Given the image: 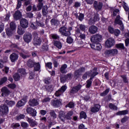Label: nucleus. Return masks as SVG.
Returning a JSON list of instances; mask_svg holds the SVG:
<instances>
[{
    "mask_svg": "<svg viewBox=\"0 0 129 129\" xmlns=\"http://www.w3.org/2000/svg\"><path fill=\"white\" fill-rule=\"evenodd\" d=\"M23 40L26 43H30L32 41V34L30 33L25 34L23 36Z\"/></svg>",
    "mask_w": 129,
    "mask_h": 129,
    "instance_id": "9d476101",
    "label": "nucleus"
},
{
    "mask_svg": "<svg viewBox=\"0 0 129 129\" xmlns=\"http://www.w3.org/2000/svg\"><path fill=\"white\" fill-rule=\"evenodd\" d=\"M67 68V64H64L62 65L60 68V71L61 73H66L67 72L65 71Z\"/></svg>",
    "mask_w": 129,
    "mask_h": 129,
    "instance_id": "f704fd0d",
    "label": "nucleus"
},
{
    "mask_svg": "<svg viewBox=\"0 0 129 129\" xmlns=\"http://www.w3.org/2000/svg\"><path fill=\"white\" fill-rule=\"evenodd\" d=\"M109 107L111 109H113V110H117V107L113 104L110 103L109 104Z\"/></svg>",
    "mask_w": 129,
    "mask_h": 129,
    "instance_id": "58836bf2",
    "label": "nucleus"
},
{
    "mask_svg": "<svg viewBox=\"0 0 129 129\" xmlns=\"http://www.w3.org/2000/svg\"><path fill=\"white\" fill-rule=\"evenodd\" d=\"M51 104H52V105L55 107H58V106H60L61 104H62V103L60 100L55 99L54 100L51 102Z\"/></svg>",
    "mask_w": 129,
    "mask_h": 129,
    "instance_id": "4be33fe9",
    "label": "nucleus"
},
{
    "mask_svg": "<svg viewBox=\"0 0 129 129\" xmlns=\"http://www.w3.org/2000/svg\"><path fill=\"white\" fill-rule=\"evenodd\" d=\"M72 77V75L71 74H68L66 76L62 77L60 78V81L62 83H64L67 80H70Z\"/></svg>",
    "mask_w": 129,
    "mask_h": 129,
    "instance_id": "6ab92c4d",
    "label": "nucleus"
},
{
    "mask_svg": "<svg viewBox=\"0 0 129 129\" xmlns=\"http://www.w3.org/2000/svg\"><path fill=\"white\" fill-rule=\"evenodd\" d=\"M123 9H124V10L125 11V12L126 13H127V14H129V8L128 7H127V6H126V5L124 4L123 6Z\"/></svg>",
    "mask_w": 129,
    "mask_h": 129,
    "instance_id": "13d9d810",
    "label": "nucleus"
},
{
    "mask_svg": "<svg viewBox=\"0 0 129 129\" xmlns=\"http://www.w3.org/2000/svg\"><path fill=\"white\" fill-rule=\"evenodd\" d=\"M36 62H35V61L33 60H29L28 62H27V66H28V67H29L30 68H32L33 67H34L35 64Z\"/></svg>",
    "mask_w": 129,
    "mask_h": 129,
    "instance_id": "c756f323",
    "label": "nucleus"
},
{
    "mask_svg": "<svg viewBox=\"0 0 129 129\" xmlns=\"http://www.w3.org/2000/svg\"><path fill=\"white\" fill-rule=\"evenodd\" d=\"M73 115V112L71 111L68 113L67 116H65V113L63 111H60L59 114V117L61 121H65V119H70V117Z\"/></svg>",
    "mask_w": 129,
    "mask_h": 129,
    "instance_id": "7ed1b4c3",
    "label": "nucleus"
},
{
    "mask_svg": "<svg viewBox=\"0 0 129 129\" xmlns=\"http://www.w3.org/2000/svg\"><path fill=\"white\" fill-rule=\"evenodd\" d=\"M47 91H49V92H52V91L53 90V86H49L47 88Z\"/></svg>",
    "mask_w": 129,
    "mask_h": 129,
    "instance_id": "338daca9",
    "label": "nucleus"
},
{
    "mask_svg": "<svg viewBox=\"0 0 129 129\" xmlns=\"http://www.w3.org/2000/svg\"><path fill=\"white\" fill-rule=\"evenodd\" d=\"M66 107H70V108H73V107H74V103H73V102H70L68 105L66 106Z\"/></svg>",
    "mask_w": 129,
    "mask_h": 129,
    "instance_id": "052dcab7",
    "label": "nucleus"
},
{
    "mask_svg": "<svg viewBox=\"0 0 129 129\" xmlns=\"http://www.w3.org/2000/svg\"><path fill=\"white\" fill-rule=\"evenodd\" d=\"M108 30L110 34H113L114 33V29L111 26H109Z\"/></svg>",
    "mask_w": 129,
    "mask_h": 129,
    "instance_id": "6e6d98bb",
    "label": "nucleus"
},
{
    "mask_svg": "<svg viewBox=\"0 0 129 129\" xmlns=\"http://www.w3.org/2000/svg\"><path fill=\"white\" fill-rule=\"evenodd\" d=\"M8 81V78L6 77L2 78L0 81V85H2V84H4V83H5V82H6V81Z\"/></svg>",
    "mask_w": 129,
    "mask_h": 129,
    "instance_id": "79ce46f5",
    "label": "nucleus"
},
{
    "mask_svg": "<svg viewBox=\"0 0 129 129\" xmlns=\"http://www.w3.org/2000/svg\"><path fill=\"white\" fill-rule=\"evenodd\" d=\"M26 112L27 113H28V114H31V116H36L37 115V111L36 109L33 108H27L26 109Z\"/></svg>",
    "mask_w": 129,
    "mask_h": 129,
    "instance_id": "9b49d317",
    "label": "nucleus"
},
{
    "mask_svg": "<svg viewBox=\"0 0 129 129\" xmlns=\"http://www.w3.org/2000/svg\"><path fill=\"white\" fill-rule=\"evenodd\" d=\"M54 45V46H56V47H57V48L58 49H61L62 48V44L59 41H55Z\"/></svg>",
    "mask_w": 129,
    "mask_h": 129,
    "instance_id": "c9c22d12",
    "label": "nucleus"
},
{
    "mask_svg": "<svg viewBox=\"0 0 129 129\" xmlns=\"http://www.w3.org/2000/svg\"><path fill=\"white\" fill-rule=\"evenodd\" d=\"M84 71H85V68H81L80 69L76 71V72H75V76H76V77L78 78L79 77L80 75H81L82 72H84Z\"/></svg>",
    "mask_w": 129,
    "mask_h": 129,
    "instance_id": "aec40b11",
    "label": "nucleus"
},
{
    "mask_svg": "<svg viewBox=\"0 0 129 129\" xmlns=\"http://www.w3.org/2000/svg\"><path fill=\"white\" fill-rule=\"evenodd\" d=\"M96 69V71H97V69L95 68L93 70V71H92L90 73L88 72L85 73L83 76V79H87V76H90L91 77V75H92V74H93V71H94V70H95Z\"/></svg>",
    "mask_w": 129,
    "mask_h": 129,
    "instance_id": "cd10ccee",
    "label": "nucleus"
},
{
    "mask_svg": "<svg viewBox=\"0 0 129 129\" xmlns=\"http://www.w3.org/2000/svg\"><path fill=\"white\" fill-rule=\"evenodd\" d=\"M51 23L52 25H58V24H59L58 21L56 19H52Z\"/></svg>",
    "mask_w": 129,
    "mask_h": 129,
    "instance_id": "de8ad7c7",
    "label": "nucleus"
},
{
    "mask_svg": "<svg viewBox=\"0 0 129 129\" xmlns=\"http://www.w3.org/2000/svg\"><path fill=\"white\" fill-rule=\"evenodd\" d=\"M113 34H114V35L115 36H118V35H119V34H120V31L118 29H116V30H114Z\"/></svg>",
    "mask_w": 129,
    "mask_h": 129,
    "instance_id": "e2e57ef3",
    "label": "nucleus"
},
{
    "mask_svg": "<svg viewBox=\"0 0 129 129\" xmlns=\"http://www.w3.org/2000/svg\"><path fill=\"white\" fill-rule=\"evenodd\" d=\"M41 69V64L39 62H35L34 64L35 71H39Z\"/></svg>",
    "mask_w": 129,
    "mask_h": 129,
    "instance_id": "473e14b6",
    "label": "nucleus"
},
{
    "mask_svg": "<svg viewBox=\"0 0 129 129\" xmlns=\"http://www.w3.org/2000/svg\"><path fill=\"white\" fill-rule=\"evenodd\" d=\"M8 61H9V58L7 56H4L3 60L0 59V68H4V64L7 63Z\"/></svg>",
    "mask_w": 129,
    "mask_h": 129,
    "instance_id": "412c9836",
    "label": "nucleus"
},
{
    "mask_svg": "<svg viewBox=\"0 0 129 129\" xmlns=\"http://www.w3.org/2000/svg\"><path fill=\"white\" fill-rule=\"evenodd\" d=\"M18 73H21L22 75L26 74V71L24 69H20L18 71Z\"/></svg>",
    "mask_w": 129,
    "mask_h": 129,
    "instance_id": "a18cd8bd",
    "label": "nucleus"
},
{
    "mask_svg": "<svg viewBox=\"0 0 129 129\" xmlns=\"http://www.w3.org/2000/svg\"><path fill=\"white\" fill-rule=\"evenodd\" d=\"M28 103L30 106H37L39 105V100L32 98L29 101Z\"/></svg>",
    "mask_w": 129,
    "mask_h": 129,
    "instance_id": "4468645a",
    "label": "nucleus"
},
{
    "mask_svg": "<svg viewBox=\"0 0 129 129\" xmlns=\"http://www.w3.org/2000/svg\"><path fill=\"white\" fill-rule=\"evenodd\" d=\"M99 109H100V105L96 104L94 107L91 108V111L92 112H97L99 111Z\"/></svg>",
    "mask_w": 129,
    "mask_h": 129,
    "instance_id": "c85d7f7f",
    "label": "nucleus"
},
{
    "mask_svg": "<svg viewBox=\"0 0 129 129\" xmlns=\"http://www.w3.org/2000/svg\"><path fill=\"white\" fill-rule=\"evenodd\" d=\"M98 73H97V72H96V69H95L94 71L93 72V74L91 75V77L89 80H88L87 81V85H86V87L87 88H89L91 86V84H92V79H93V77H95V76H96Z\"/></svg>",
    "mask_w": 129,
    "mask_h": 129,
    "instance_id": "39448f33",
    "label": "nucleus"
},
{
    "mask_svg": "<svg viewBox=\"0 0 129 129\" xmlns=\"http://www.w3.org/2000/svg\"><path fill=\"white\" fill-rule=\"evenodd\" d=\"M13 77L15 81H19V80H20V79H21V76L18 73L15 74L13 76Z\"/></svg>",
    "mask_w": 129,
    "mask_h": 129,
    "instance_id": "e433bc0d",
    "label": "nucleus"
},
{
    "mask_svg": "<svg viewBox=\"0 0 129 129\" xmlns=\"http://www.w3.org/2000/svg\"><path fill=\"white\" fill-rule=\"evenodd\" d=\"M117 49H113L111 50H106L105 52V54L106 56H115L117 54Z\"/></svg>",
    "mask_w": 129,
    "mask_h": 129,
    "instance_id": "1a4fd4ad",
    "label": "nucleus"
},
{
    "mask_svg": "<svg viewBox=\"0 0 129 129\" xmlns=\"http://www.w3.org/2000/svg\"><path fill=\"white\" fill-rule=\"evenodd\" d=\"M98 29L95 26H92L89 28V32L90 34H95L97 32Z\"/></svg>",
    "mask_w": 129,
    "mask_h": 129,
    "instance_id": "b1692460",
    "label": "nucleus"
},
{
    "mask_svg": "<svg viewBox=\"0 0 129 129\" xmlns=\"http://www.w3.org/2000/svg\"><path fill=\"white\" fill-rule=\"evenodd\" d=\"M46 67H47L49 69H52V63L51 62H47L46 63Z\"/></svg>",
    "mask_w": 129,
    "mask_h": 129,
    "instance_id": "69168bd1",
    "label": "nucleus"
},
{
    "mask_svg": "<svg viewBox=\"0 0 129 129\" xmlns=\"http://www.w3.org/2000/svg\"><path fill=\"white\" fill-rule=\"evenodd\" d=\"M94 7L96 10H101L102 8V3H97V2L95 1L94 3Z\"/></svg>",
    "mask_w": 129,
    "mask_h": 129,
    "instance_id": "393cba45",
    "label": "nucleus"
},
{
    "mask_svg": "<svg viewBox=\"0 0 129 129\" xmlns=\"http://www.w3.org/2000/svg\"><path fill=\"white\" fill-rule=\"evenodd\" d=\"M8 112H9V107L7 105L0 106V114L1 115L7 114Z\"/></svg>",
    "mask_w": 129,
    "mask_h": 129,
    "instance_id": "6e6552de",
    "label": "nucleus"
},
{
    "mask_svg": "<svg viewBox=\"0 0 129 129\" xmlns=\"http://www.w3.org/2000/svg\"><path fill=\"white\" fill-rule=\"evenodd\" d=\"M81 85H78L77 87H74L71 91V93H76L81 88Z\"/></svg>",
    "mask_w": 129,
    "mask_h": 129,
    "instance_id": "bb28decb",
    "label": "nucleus"
},
{
    "mask_svg": "<svg viewBox=\"0 0 129 129\" xmlns=\"http://www.w3.org/2000/svg\"><path fill=\"white\" fill-rule=\"evenodd\" d=\"M90 40L92 43L97 44L102 41V36L99 34L94 35L91 37Z\"/></svg>",
    "mask_w": 129,
    "mask_h": 129,
    "instance_id": "20e7f679",
    "label": "nucleus"
},
{
    "mask_svg": "<svg viewBox=\"0 0 129 129\" xmlns=\"http://www.w3.org/2000/svg\"><path fill=\"white\" fill-rule=\"evenodd\" d=\"M5 27V25H4V23L2 22H0V33H2L3 31H4V28Z\"/></svg>",
    "mask_w": 129,
    "mask_h": 129,
    "instance_id": "680f3d73",
    "label": "nucleus"
},
{
    "mask_svg": "<svg viewBox=\"0 0 129 129\" xmlns=\"http://www.w3.org/2000/svg\"><path fill=\"white\" fill-rule=\"evenodd\" d=\"M116 47L119 49H124V45L122 43L117 44Z\"/></svg>",
    "mask_w": 129,
    "mask_h": 129,
    "instance_id": "c03bdc74",
    "label": "nucleus"
},
{
    "mask_svg": "<svg viewBox=\"0 0 129 129\" xmlns=\"http://www.w3.org/2000/svg\"><path fill=\"white\" fill-rule=\"evenodd\" d=\"M122 19L120 18V16H117L115 20L114 23L117 25H120V29L121 31L124 29V27L123 26V24L122 23V21H121Z\"/></svg>",
    "mask_w": 129,
    "mask_h": 129,
    "instance_id": "423d86ee",
    "label": "nucleus"
},
{
    "mask_svg": "<svg viewBox=\"0 0 129 129\" xmlns=\"http://www.w3.org/2000/svg\"><path fill=\"white\" fill-rule=\"evenodd\" d=\"M21 126V124L19 123H13L12 124V127H14V128H17V127H20Z\"/></svg>",
    "mask_w": 129,
    "mask_h": 129,
    "instance_id": "49530a36",
    "label": "nucleus"
},
{
    "mask_svg": "<svg viewBox=\"0 0 129 129\" xmlns=\"http://www.w3.org/2000/svg\"><path fill=\"white\" fill-rule=\"evenodd\" d=\"M6 102L8 105H9V106H13V105H15L16 104V102L14 101L6 100Z\"/></svg>",
    "mask_w": 129,
    "mask_h": 129,
    "instance_id": "4c0bfd02",
    "label": "nucleus"
},
{
    "mask_svg": "<svg viewBox=\"0 0 129 129\" xmlns=\"http://www.w3.org/2000/svg\"><path fill=\"white\" fill-rule=\"evenodd\" d=\"M128 111L126 110L119 111V112L116 113L117 115H124L125 114H127Z\"/></svg>",
    "mask_w": 129,
    "mask_h": 129,
    "instance_id": "72a5a7b5",
    "label": "nucleus"
},
{
    "mask_svg": "<svg viewBox=\"0 0 129 129\" xmlns=\"http://www.w3.org/2000/svg\"><path fill=\"white\" fill-rule=\"evenodd\" d=\"M66 89H67V86H66V85L62 86L60 90L56 92L55 96H56L57 97L60 96L61 94L63 93V92H64Z\"/></svg>",
    "mask_w": 129,
    "mask_h": 129,
    "instance_id": "2eb2a0df",
    "label": "nucleus"
},
{
    "mask_svg": "<svg viewBox=\"0 0 129 129\" xmlns=\"http://www.w3.org/2000/svg\"><path fill=\"white\" fill-rule=\"evenodd\" d=\"M42 14L43 16H47V14H48V8H47V7H44V8H43Z\"/></svg>",
    "mask_w": 129,
    "mask_h": 129,
    "instance_id": "ea45409f",
    "label": "nucleus"
},
{
    "mask_svg": "<svg viewBox=\"0 0 129 129\" xmlns=\"http://www.w3.org/2000/svg\"><path fill=\"white\" fill-rule=\"evenodd\" d=\"M33 36L34 37L33 44L34 45H40L41 44V39L38 37V34L37 33H33Z\"/></svg>",
    "mask_w": 129,
    "mask_h": 129,
    "instance_id": "f8f14e48",
    "label": "nucleus"
},
{
    "mask_svg": "<svg viewBox=\"0 0 129 129\" xmlns=\"http://www.w3.org/2000/svg\"><path fill=\"white\" fill-rule=\"evenodd\" d=\"M80 118H86V113L83 111L81 112L80 114Z\"/></svg>",
    "mask_w": 129,
    "mask_h": 129,
    "instance_id": "a19ab883",
    "label": "nucleus"
},
{
    "mask_svg": "<svg viewBox=\"0 0 129 129\" xmlns=\"http://www.w3.org/2000/svg\"><path fill=\"white\" fill-rule=\"evenodd\" d=\"M73 30V28L72 27H69L67 28V27L63 26L59 29V32L61 35H62V36L68 37L71 35V31H72Z\"/></svg>",
    "mask_w": 129,
    "mask_h": 129,
    "instance_id": "f257e3e1",
    "label": "nucleus"
},
{
    "mask_svg": "<svg viewBox=\"0 0 129 129\" xmlns=\"http://www.w3.org/2000/svg\"><path fill=\"white\" fill-rule=\"evenodd\" d=\"M99 21V17L98 16H95L94 18V20H92V18H91L89 21V24H93L94 22Z\"/></svg>",
    "mask_w": 129,
    "mask_h": 129,
    "instance_id": "2f4dec72",
    "label": "nucleus"
},
{
    "mask_svg": "<svg viewBox=\"0 0 129 129\" xmlns=\"http://www.w3.org/2000/svg\"><path fill=\"white\" fill-rule=\"evenodd\" d=\"M114 45V39L112 38H108L105 42V46L106 48H111Z\"/></svg>",
    "mask_w": 129,
    "mask_h": 129,
    "instance_id": "0eeeda50",
    "label": "nucleus"
},
{
    "mask_svg": "<svg viewBox=\"0 0 129 129\" xmlns=\"http://www.w3.org/2000/svg\"><path fill=\"white\" fill-rule=\"evenodd\" d=\"M19 58V55L15 53H13L10 56V59L11 62H16Z\"/></svg>",
    "mask_w": 129,
    "mask_h": 129,
    "instance_id": "a211bd4d",
    "label": "nucleus"
},
{
    "mask_svg": "<svg viewBox=\"0 0 129 129\" xmlns=\"http://www.w3.org/2000/svg\"><path fill=\"white\" fill-rule=\"evenodd\" d=\"M17 33L19 35H23L25 33V30L24 29L22 28V27L18 26Z\"/></svg>",
    "mask_w": 129,
    "mask_h": 129,
    "instance_id": "7c9ffc66",
    "label": "nucleus"
},
{
    "mask_svg": "<svg viewBox=\"0 0 129 129\" xmlns=\"http://www.w3.org/2000/svg\"><path fill=\"white\" fill-rule=\"evenodd\" d=\"M109 92V89H106L105 91L101 94V96H105Z\"/></svg>",
    "mask_w": 129,
    "mask_h": 129,
    "instance_id": "3c124183",
    "label": "nucleus"
},
{
    "mask_svg": "<svg viewBox=\"0 0 129 129\" xmlns=\"http://www.w3.org/2000/svg\"><path fill=\"white\" fill-rule=\"evenodd\" d=\"M67 42L68 44H72L73 43V39L71 37H69L67 38Z\"/></svg>",
    "mask_w": 129,
    "mask_h": 129,
    "instance_id": "09e8293b",
    "label": "nucleus"
},
{
    "mask_svg": "<svg viewBox=\"0 0 129 129\" xmlns=\"http://www.w3.org/2000/svg\"><path fill=\"white\" fill-rule=\"evenodd\" d=\"M8 87L11 89H15L17 87V86L15 84H10L8 85Z\"/></svg>",
    "mask_w": 129,
    "mask_h": 129,
    "instance_id": "864d4df0",
    "label": "nucleus"
},
{
    "mask_svg": "<svg viewBox=\"0 0 129 129\" xmlns=\"http://www.w3.org/2000/svg\"><path fill=\"white\" fill-rule=\"evenodd\" d=\"M10 17H11V13H7L5 18V21H9L10 20Z\"/></svg>",
    "mask_w": 129,
    "mask_h": 129,
    "instance_id": "5fc2aeb1",
    "label": "nucleus"
},
{
    "mask_svg": "<svg viewBox=\"0 0 129 129\" xmlns=\"http://www.w3.org/2000/svg\"><path fill=\"white\" fill-rule=\"evenodd\" d=\"M80 29L81 30V31H85L86 29V26H85V25L81 24L80 25Z\"/></svg>",
    "mask_w": 129,
    "mask_h": 129,
    "instance_id": "0e129e2a",
    "label": "nucleus"
},
{
    "mask_svg": "<svg viewBox=\"0 0 129 129\" xmlns=\"http://www.w3.org/2000/svg\"><path fill=\"white\" fill-rule=\"evenodd\" d=\"M50 114V116L53 118H56V117H57V116L56 115V113H55V112L54 111H51Z\"/></svg>",
    "mask_w": 129,
    "mask_h": 129,
    "instance_id": "603ef678",
    "label": "nucleus"
},
{
    "mask_svg": "<svg viewBox=\"0 0 129 129\" xmlns=\"http://www.w3.org/2000/svg\"><path fill=\"white\" fill-rule=\"evenodd\" d=\"M43 7V3H39L37 6L38 11H41Z\"/></svg>",
    "mask_w": 129,
    "mask_h": 129,
    "instance_id": "4d7b16f0",
    "label": "nucleus"
},
{
    "mask_svg": "<svg viewBox=\"0 0 129 129\" xmlns=\"http://www.w3.org/2000/svg\"><path fill=\"white\" fill-rule=\"evenodd\" d=\"M27 101H28L27 98H23L17 103L16 106H17V107H22V106H24V105H25Z\"/></svg>",
    "mask_w": 129,
    "mask_h": 129,
    "instance_id": "f3484780",
    "label": "nucleus"
},
{
    "mask_svg": "<svg viewBox=\"0 0 129 129\" xmlns=\"http://www.w3.org/2000/svg\"><path fill=\"white\" fill-rule=\"evenodd\" d=\"M14 18L15 20H19L22 18V13L20 11H17L15 12V14L14 15Z\"/></svg>",
    "mask_w": 129,
    "mask_h": 129,
    "instance_id": "a878e982",
    "label": "nucleus"
},
{
    "mask_svg": "<svg viewBox=\"0 0 129 129\" xmlns=\"http://www.w3.org/2000/svg\"><path fill=\"white\" fill-rule=\"evenodd\" d=\"M90 46L92 49H94V50H97V51H100V50L102 49V46L99 43L91 44H90Z\"/></svg>",
    "mask_w": 129,
    "mask_h": 129,
    "instance_id": "ddd939ff",
    "label": "nucleus"
},
{
    "mask_svg": "<svg viewBox=\"0 0 129 129\" xmlns=\"http://www.w3.org/2000/svg\"><path fill=\"white\" fill-rule=\"evenodd\" d=\"M20 25L22 28L26 29L29 27V22L26 19H22L20 21Z\"/></svg>",
    "mask_w": 129,
    "mask_h": 129,
    "instance_id": "dca6fc26",
    "label": "nucleus"
},
{
    "mask_svg": "<svg viewBox=\"0 0 129 129\" xmlns=\"http://www.w3.org/2000/svg\"><path fill=\"white\" fill-rule=\"evenodd\" d=\"M79 129H87V128L85 127V126H84L83 124H81L79 126Z\"/></svg>",
    "mask_w": 129,
    "mask_h": 129,
    "instance_id": "774afa93",
    "label": "nucleus"
},
{
    "mask_svg": "<svg viewBox=\"0 0 129 129\" xmlns=\"http://www.w3.org/2000/svg\"><path fill=\"white\" fill-rule=\"evenodd\" d=\"M78 19L79 21H82L84 19V15L83 14H80V15L78 17Z\"/></svg>",
    "mask_w": 129,
    "mask_h": 129,
    "instance_id": "bf43d9fd",
    "label": "nucleus"
},
{
    "mask_svg": "<svg viewBox=\"0 0 129 129\" xmlns=\"http://www.w3.org/2000/svg\"><path fill=\"white\" fill-rule=\"evenodd\" d=\"M21 125L22 127L26 128L29 126V124L26 122H21Z\"/></svg>",
    "mask_w": 129,
    "mask_h": 129,
    "instance_id": "37998d69",
    "label": "nucleus"
},
{
    "mask_svg": "<svg viewBox=\"0 0 129 129\" xmlns=\"http://www.w3.org/2000/svg\"><path fill=\"white\" fill-rule=\"evenodd\" d=\"M17 29V26L16 24L14 22H11L10 23V28H6V34L7 36H11L16 32V29Z\"/></svg>",
    "mask_w": 129,
    "mask_h": 129,
    "instance_id": "f03ea898",
    "label": "nucleus"
},
{
    "mask_svg": "<svg viewBox=\"0 0 129 129\" xmlns=\"http://www.w3.org/2000/svg\"><path fill=\"white\" fill-rule=\"evenodd\" d=\"M27 121L30 124V126L34 127L35 125H37V122H36L33 119L29 118L28 117H26Z\"/></svg>",
    "mask_w": 129,
    "mask_h": 129,
    "instance_id": "5701e85b",
    "label": "nucleus"
},
{
    "mask_svg": "<svg viewBox=\"0 0 129 129\" xmlns=\"http://www.w3.org/2000/svg\"><path fill=\"white\" fill-rule=\"evenodd\" d=\"M24 118H25V115L24 114H20L16 117L17 120H20V119H23Z\"/></svg>",
    "mask_w": 129,
    "mask_h": 129,
    "instance_id": "8fccbe9b",
    "label": "nucleus"
}]
</instances>
